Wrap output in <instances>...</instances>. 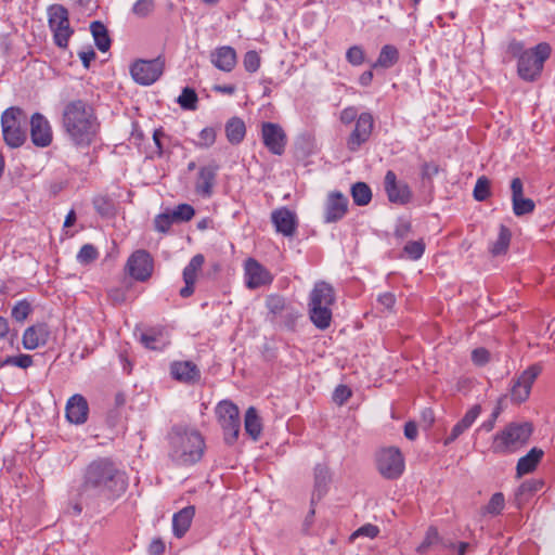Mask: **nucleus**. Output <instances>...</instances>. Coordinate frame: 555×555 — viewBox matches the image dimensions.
<instances>
[{
    "mask_svg": "<svg viewBox=\"0 0 555 555\" xmlns=\"http://www.w3.org/2000/svg\"><path fill=\"white\" fill-rule=\"evenodd\" d=\"M335 302L333 287L324 282H317L309 296V315L319 330H326L332 321V306Z\"/></svg>",
    "mask_w": 555,
    "mask_h": 555,
    "instance_id": "5",
    "label": "nucleus"
},
{
    "mask_svg": "<svg viewBox=\"0 0 555 555\" xmlns=\"http://www.w3.org/2000/svg\"><path fill=\"white\" fill-rule=\"evenodd\" d=\"M330 480L331 476L327 467L322 465L317 466L314 469V488L311 499L312 503H314L315 500H321L323 498L327 491Z\"/></svg>",
    "mask_w": 555,
    "mask_h": 555,
    "instance_id": "30",
    "label": "nucleus"
},
{
    "mask_svg": "<svg viewBox=\"0 0 555 555\" xmlns=\"http://www.w3.org/2000/svg\"><path fill=\"white\" fill-rule=\"evenodd\" d=\"M33 357L29 354L21 353L17 356L7 357L2 360V366L12 365L21 369H28L33 365Z\"/></svg>",
    "mask_w": 555,
    "mask_h": 555,
    "instance_id": "43",
    "label": "nucleus"
},
{
    "mask_svg": "<svg viewBox=\"0 0 555 555\" xmlns=\"http://www.w3.org/2000/svg\"><path fill=\"white\" fill-rule=\"evenodd\" d=\"M216 414L224 431L225 442L229 444L234 443L238 438L241 429L238 408L231 401L224 400L218 403Z\"/></svg>",
    "mask_w": 555,
    "mask_h": 555,
    "instance_id": "9",
    "label": "nucleus"
},
{
    "mask_svg": "<svg viewBox=\"0 0 555 555\" xmlns=\"http://www.w3.org/2000/svg\"><path fill=\"white\" fill-rule=\"evenodd\" d=\"M540 373L541 367L539 365H531L513 380L511 387V398L513 402L521 403L529 398L532 385Z\"/></svg>",
    "mask_w": 555,
    "mask_h": 555,
    "instance_id": "12",
    "label": "nucleus"
},
{
    "mask_svg": "<svg viewBox=\"0 0 555 555\" xmlns=\"http://www.w3.org/2000/svg\"><path fill=\"white\" fill-rule=\"evenodd\" d=\"M164 552L165 543L160 539H154L149 546V553L151 555H162Z\"/></svg>",
    "mask_w": 555,
    "mask_h": 555,
    "instance_id": "57",
    "label": "nucleus"
},
{
    "mask_svg": "<svg viewBox=\"0 0 555 555\" xmlns=\"http://www.w3.org/2000/svg\"><path fill=\"white\" fill-rule=\"evenodd\" d=\"M141 341L146 348L152 350H162L169 344L168 336L162 332L145 333L141 336Z\"/></svg>",
    "mask_w": 555,
    "mask_h": 555,
    "instance_id": "36",
    "label": "nucleus"
},
{
    "mask_svg": "<svg viewBox=\"0 0 555 555\" xmlns=\"http://www.w3.org/2000/svg\"><path fill=\"white\" fill-rule=\"evenodd\" d=\"M542 456L543 451L541 449L532 448L525 456L518 460L517 474L522 476L534 470Z\"/></svg>",
    "mask_w": 555,
    "mask_h": 555,
    "instance_id": "31",
    "label": "nucleus"
},
{
    "mask_svg": "<svg viewBox=\"0 0 555 555\" xmlns=\"http://www.w3.org/2000/svg\"><path fill=\"white\" fill-rule=\"evenodd\" d=\"M225 134L227 139L232 144L242 142L246 134L244 121L237 117L231 118L225 125Z\"/></svg>",
    "mask_w": 555,
    "mask_h": 555,
    "instance_id": "33",
    "label": "nucleus"
},
{
    "mask_svg": "<svg viewBox=\"0 0 555 555\" xmlns=\"http://www.w3.org/2000/svg\"><path fill=\"white\" fill-rule=\"evenodd\" d=\"M155 9L154 0H138L132 7V13L140 17L149 16Z\"/></svg>",
    "mask_w": 555,
    "mask_h": 555,
    "instance_id": "46",
    "label": "nucleus"
},
{
    "mask_svg": "<svg viewBox=\"0 0 555 555\" xmlns=\"http://www.w3.org/2000/svg\"><path fill=\"white\" fill-rule=\"evenodd\" d=\"M214 90L219 93L233 94L235 92V87L232 85L216 86Z\"/></svg>",
    "mask_w": 555,
    "mask_h": 555,
    "instance_id": "62",
    "label": "nucleus"
},
{
    "mask_svg": "<svg viewBox=\"0 0 555 555\" xmlns=\"http://www.w3.org/2000/svg\"><path fill=\"white\" fill-rule=\"evenodd\" d=\"M89 414L87 400L79 393L72 396L66 403L65 416L67 421L75 425L86 423Z\"/></svg>",
    "mask_w": 555,
    "mask_h": 555,
    "instance_id": "23",
    "label": "nucleus"
},
{
    "mask_svg": "<svg viewBox=\"0 0 555 555\" xmlns=\"http://www.w3.org/2000/svg\"><path fill=\"white\" fill-rule=\"evenodd\" d=\"M216 141V130L212 127L204 128L198 134L196 146L207 149Z\"/></svg>",
    "mask_w": 555,
    "mask_h": 555,
    "instance_id": "51",
    "label": "nucleus"
},
{
    "mask_svg": "<svg viewBox=\"0 0 555 555\" xmlns=\"http://www.w3.org/2000/svg\"><path fill=\"white\" fill-rule=\"evenodd\" d=\"M30 312H31L30 304L26 299H23V300L17 301L14 305V307L12 308L11 315L15 321L23 322L28 318Z\"/></svg>",
    "mask_w": 555,
    "mask_h": 555,
    "instance_id": "44",
    "label": "nucleus"
},
{
    "mask_svg": "<svg viewBox=\"0 0 555 555\" xmlns=\"http://www.w3.org/2000/svg\"><path fill=\"white\" fill-rule=\"evenodd\" d=\"M348 210V198L340 192H331L324 207V220L327 223L344 218Z\"/></svg>",
    "mask_w": 555,
    "mask_h": 555,
    "instance_id": "20",
    "label": "nucleus"
},
{
    "mask_svg": "<svg viewBox=\"0 0 555 555\" xmlns=\"http://www.w3.org/2000/svg\"><path fill=\"white\" fill-rule=\"evenodd\" d=\"M505 505L504 495L500 492L494 493L487 506L485 507V512L491 515H498L500 514Z\"/></svg>",
    "mask_w": 555,
    "mask_h": 555,
    "instance_id": "49",
    "label": "nucleus"
},
{
    "mask_svg": "<svg viewBox=\"0 0 555 555\" xmlns=\"http://www.w3.org/2000/svg\"><path fill=\"white\" fill-rule=\"evenodd\" d=\"M406 256L412 260L420 259L425 250V244L422 240L408 242L403 248Z\"/></svg>",
    "mask_w": 555,
    "mask_h": 555,
    "instance_id": "47",
    "label": "nucleus"
},
{
    "mask_svg": "<svg viewBox=\"0 0 555 555\" xmlns=\"http://www.w3.org/2000/svg\"><path fill=\"white\" fill-rule=\"evenodd\" d=\"M490 196V180L481 176L477 179L475 188H474V197L475 199L482 202L486 201Z\"/></svg>",
    "mask_w": 555,
    "mask_h": 555,
    "instance_id": "41",
    "label": "nucleus"
},
{
    "mask_svg": "<svg viewBox=\"0 0 555 555\" xmlns=\"http://www.w3.org/2000/svg\"><path fill=\"white\" fill-rule=\"evenodd\" d=\"M271 221L278 233L286 237H292L298 227L297 215L286 207H281L272 211Z\"/></svg>",
    "mask_w": 555,
    "mask_h": 555,
    "instance_id": "19",
    "label": "nucleus"
},
{
    "mask_svg": "<svg viewBox=\"0 0 555 555\" xmlns=\"http://www.w3.org/2000/svg\"><path fill=\"white\" fill-rule=\"evenodd\" d=\"M351 195L354 204L359 206H365L372 199L371 189L364 182H357L353 184L351 188Z\"/></svg>",
    "mask_w": 555,
    "mask_h": 555,
    "instance_id": "37",
    "label": "nucleus"
},
{
    "mask_svg": "<svg viewBox=\"0 0 555 555\" xmlns=\"http://www.w3.org/2000/svg\"><path fill=\"white\" fill-rule=\"evenodd\" d=\"M217 167L204 166L198 171V177L195 183V191L203 197H209L212 193L215 184Z\"/></svg>",
    "mask_w": 555,
    "mask_h": 555,
    "instance_id": "26",
    "label": "nucleus"
},
{
    "mask_svg": "<svg viewBox=\"0 0 555 555\" xmlns=\"http://www.w3.org/2000/svg\"><path fill=\"white\" fill-rule=\"evenodd\" d=\"M399 59V52L395 46L386 44L382 48L378 59L373 67L389 68L393 66Z\"/></svg>",
    "mask_w": 555,
    "mask_h": 555,
    "instance_id": "35",
    "label": "nucleus"
},
{
    "mask_svg": "<svg viewBox=\"0 0 555 555\" xmlns=\"http://www.w3.org/2000/svg\"><path fill=\"white\" fill-rule=\"evenodd\" d=\"M513 212L517 217L533 212L535 204L531 198L524 197V184L519 178L511 181Z\"/></svg>",
    "mask_w": 555,
    "mask_h": 555,
    "instance_id": "21",
    "label": "nucleus"
},
{
    "mask_svg": "<svg viewBox=\"0 0 555 555\" xmlns=\"http://www.w3.org/2000/svg\"><path fill=\"white\" fill-rule=\"evenodd\" d=\"M350 397L351 390L345 385L336 387L333 393V400L339 405L344 404Z\"/></svg>",
    "mask_w": 555,
    "mask_h": 555,
    "instance_id": "54",
    "label": "nucleus"
},
{
    "mask_svg": "<svg viewBox=\"0 0 555 555\" xmlns=\"http://www.w3.org/2000/svg\"><path fill=\"white\" fill-rule=\"evenodd\" d=\"M25 113L20 107H10L2 113V137L11 147L21 146L26 140Z\"/></svg>",
    "mask_w": 555,
    "mask_h": 555,
    "instance_id": "7",
    "label": "nucleus"
},
{
    "mask_svg": "<svg viewBox=\"0 0 555 555\" xmlns=\"http://www.w3.org/2000/svg\"><path fill=\"white\" fill-rule=\"evenodd\" d=\"M210 62L219 70L230 73L237 64L236 51L230 46L218 47L211 51Z\"/></svg>",
    "mask_w": 555,
    "mask_h": 555,
    "instance_id": "25",
    "label": "nucleus"
},
{
    "mask_svg": "<svg viewBox=\"0 0 555 555\" xmlns=\"http://www.w3.org/2000/svg\"><path fill=\"white\" fill-rule=\"evenodd\" d=\"M195 515L194 506H186L172 517V531L175 537L182 538L189 530Z\"/></svg>",
    "mask_w": 555,
    "mask_h": 555,
    "instance_id": "28",
    "label": "nucleus"
},
{
    "mask_svg": "<svg viewBox=\"0 0 555 555\" xmlns=\"http://www.w3.org/2000/svg\"><path fill=\"white\" fill-rule=\"evenodd\" d=\"M90 29L98 49L102 52L108 51L111 47V39L106 27L101 22H92Z\"/></svg>",
    "mask_w": 555,
    "mask_h": 555,
    "instance_id": "34",
    "label": "nucleus"
},
{
    "mask_svg": "<svg viewBox=\"0 0 555 555\" xmlns=\"http://www.w3.org/2000/svg\"><path fill=\"white\" fill-rule=\"evenodd\" d=\"M79 57L86 68L90 66V63L95 59V53L92 50L82 51L79 53Z\"/></svg>",
    "mask_w": 555,
    "mask_h": 555,
    "instance_id": "61",
    "label": "nucleus"
},
{
    "mask_svg": "<svg viewBox=\"0 0 555 555\" xmlns=\"http://www.w3.org/2000/svg\"><path fill=\"white\" fill-rule=\"evenodd\" d=\"M164 62L160 59L137 60L130 66L132 79L141 86H150L162 76Z\"/></svg>",
    "mask_w": 555,
    "mask_h": 555,
    "instance_id": "11",
    "label": "nucleus"
},
{
    "mask_svg": "<svg viewBox=\"0 0 555 555\" xmlns=\"http://www.w3.org/2000/svg\"><path fill=\"white\" fill-rule=\"evenodd\" d=\"M244 427L253 440L256 441L261 436L262 423L254 406H249L245 413Z\"/></svg>",
    "mask_w": 555,
    "mask_h": 555,
    "instance_id": "32",
    "label": "nucleus"
},
{
    "mask_svg": "<svg viewBox=\"0 0 555 555\" xmlns=\"http://www.w3.org/2000/svg\"><path fill=\"white\" fill-rule=\"evenodd\" d=\"M126 269L137 281H146L153 273V259L147 251L137 250L128 258Z\"/></svg>",
    "mask_w": 555,
    "mask_h": 555,
    "instance_id": "14",
    "label": "nucleus"
},
{
    "mask_svg": "<svg viewBox=\"0 0 555 555\" xmlns=\"http://www.w3.org/2000/svg\"><path fill=\"white\" fill-rule=\"evenodd\" d=\"M500 412H501V409L498 406V408L492 412L490 420H488V421L483 422V423L480 425L479 429H480V430H485V431H487V433L491 431V430L493 429V427H494V424H495V422H496V418H498V416H499Z\"/></svg>",
    "mask_w": 555,
    "mask_h": 555,
    "instance_id": "56",
    "label": "nucleus"
},
{
    "mask_svg": "<svg viewBox=\"0 0 555 555\" xmlns=\"http://www.w3.org/2000/svg\"><path fill=\"white\" fill-rule=\"evenodd\" d=\"M127 489L125 473L108 457L90 462L83 474V492L93 491L107 498L118 496Z\"/></svg>",
    "mask_w": 555,
    "mask_h": 555,
    "instance_id": "2",
    "label": "nucleus"
},
{
    "mask_svg": "<svg viewBox=\"0 0 555 555\" xmlns=\"http://www.w3.org/2000/svg\"><path fill=\"white\" fill-rule=\"evenodd\" d=\"M531 433L529 423H512L493 437L492 449L496 453L515 452L528 442Z\"/></svg>",
    "mask_w": 555,
    "mask_h": 555,
    "instance_id": "6",
    "label": "nucleus"
},
{
    "mask_svg": "<svg viewBox=\"0 0 555 555\" xmlns=\"http://www.w3.org/2000/svg\"><path fill=\"white\" fill-rule=\"evenodd\" d=\"M30 138L38 147H47L53 139L49 120L40 113H35L30 118Z\"/></svg>",
    "mask_w": 555,
    "mask_h": 555,
    "instance_id": "18",
    "label": "nucleus"
},
{
    "mask_svg": "<svg viewBox=\"0 0 555 555\" xmlns=\"http://www.w3.org/2000/svg\"><path fill=\"white\" fill-rule=\"evenodd\" d=\"M197 94L194 89L185 87L178 96L177 102L183 109L194 111L197 107Z\"/></svg>",
    "mask_w": 555,
    "mask_h": 555,
    "instance_id": "39",
    "label": "nucleus"
},
{
    "mask_svg": "<svg viewBox=\"0 0 555 555\" xmlns=\"http://www.w3.org/2000/svg\"><path fill=\"white\" fill-rule=\"evenodd\" d=\"M244 274L246 286L250 289L269 285L273 280L271 273L254 258L245 261Z\"/></svg>",
    "mask_w": 555,
    "mask_h": 555,
    "instance_id": "17",
    "label": "nucleus"
},
{
    "mask_svg": "<svg viewBox=\"0 0 555 555\" xmlns=\"http://www.w3.org/2000/svg\"><path fill=\"white\" fill-rule=\"evenodd\" d=\"M173 222L175 220L171 218V212L159 214L154 220L155 229L163 233L167 232Z\"/></svg>",
    "mask_w": 555,
    "mask_h": 555,
    "instance_id": "53",
    "label": "nucleus"
},
{
    "mask_svg": "<svg viewBox=\"0 0 555 555\" xmlns=\"http://www.w3.org/2000/svg\"><path fill=\"white\" fill-rule=\"evenodd\" d=\"M472 359L475 364L483 365L489 361V352L485 348H477L472 352Z\"/></svg>",
    "mask_w": 555,
    "mask_h": 555,
    "instance_id": "55",
    "label": "nucleus"
},
{
    "mask_svg": "<svg viewBox=\"0 0 555 555\" xmlns=\"http://www.w3.org/2000/svg\"><path fill=\"white\" fill-rule=\"evenodd\" d=\"M379 529L377 526L372 524H365L356 531L351 533L349 537L350 542H353L357 538L365 537L369 539H374L378 535Z\"/></svg>",
    "mask_w": 555,
    "mask_h": 555,
    "instance_id": "48",
    "label": "nucleus"
},
{
    "mask_svg": "<svg viewBox=\"0 0 555 555\" xmlns=\"http://www.w3.org/2000/svg\"><path fill=\"white\" fill-rule=\"evenodd\" d=\"M261 138L264 146L274 155H282L285 151L287 137L279 124L263 122L261 125Z\"/></svg>",
    "mask_w": 555,
    "mask_h": 555,
    "instance_id": "13",
    "label": "nucleus"
},
{
    "mask_svg": "<svg viewBox=\"0 0 555 555\" xmlns=\"http://www.w3.org/2000/svg\"><path fill=\"white\" fill-rule=\"evenodd\" d=\"M169 439L170 456L177 464L193 465L203 457L206 444L197 429L175 427Z\"/></svg>",
    "mask_w": 555,
    "mask_h": 555,
    "instance_id": "3",
    "label": "nucleus"
},
{
    "mask_svg": "<svg viewBox=\"0 0 555 555\" xmlns=\"http://www.w3.org/2000/svg\"><path fill=\"white\" fill-rule=\"evenodd\" d=\"M62 125L70 143L80 149L88 147L95 140L100 128L92 106L82 100H74L65 105Z\"/></svg>",
    "mask_w": 555,
    "mask_h": 555,
    "instance_id": "1",
    "label": "nucleus"
},
{
    "mask_svg": "<svg viewBox=\"0 0 555 555\" xmlns=\"http://www.w3.org/2000/svg\"><path fill=\"white\" fill-rule=\"evenodd\" d=\"M357 118V109L354 107H347L340 113V120L344 124H350Z\"/></svg>",
    "mask_w": 555,
    "mask_h": 555,
    "instance_id": "58",
    "label": "nucleus"
},
{
    "mask_svg": "<svg viewBox=\"0 0 555 555\" xmlns=\"http://www.w3.org/2000/svg\"><path fill=\"white\" fill-rule=\"evenodd\" d=\"M417 434H418V430H417V426H416L415 423L409 422V423L405 424V426H404V436L408 439L414 440L417 437Z\"/></svg>",
    "mask_w": 555,
    "mask_h": 555,
    "instance_id": "60",
    "label": "nucleus"
},
{
    "mask_svg": "<svg viewBox=\"0 0 555 555\" xmlns=\"http://www.w3.org/2000/svg\"><path fill=\"white\" fill-rule=\"evenodd\" d=\"M49 27L53 33L54 42L60 48H66L73 35L69 25L68 11L61 4L50 5L48 9Z\"/></svg>",
    "mask_w": 555,
    "mask_h": 555,
    "instance_id": "8",
    "label": "nucleus"
},
{
    "mask_svg": "<svg viewBox=\"0 0 555 555\" xmlns=\"http://www.w3.org/2000/svg\"><path fill=\"white\" fill-rule=\"evenodd\" d=\"M481 413L480 405L476 404L472 406L463 416V418L457 422L452 430L449 437L446 438L444 444H450L453 442L460 435H462L465 430H467L474 422L477 420V417Z\"/></svg>",
    "mask_w": 555,
    "mask_h": 555,
    "instance_id": "27",
    "label": "nucleus"
},
{
    "mask_svg": "<svg viewBox=\"0 0 555 555\" xmlns=\"http://www.w3.org/2000/svg\"><path fill=\"white\" fill-rule=\"evenodd\" d=\"M50 337V328L46 323H36L28 326L23 334V347L26 350H35L44 346Z\"/></svg>",
    "mask_w": 555,
    "mask_h": 555,
    "instance_id": "22",
    "label": "nucleus"
},
{
    "mask_svg": "<svg viewBox=\"0 0 555 555\" xmlns=\"http://www.w3.org/2000/svg\"><path fill=\"white\" fill-rule=\"evenodd\" d=\"M346 59L351 65L359 66L364 62V51L361 47L353 46L348 49Z\"/></svg>",
    "mask_w": 555,
    "mask_h": 555,
    "instance_id": "52",
    "label": "nucleus"
},
{
    "mask_svg": "<svg viewBox=\"0 0 555 555\" xmlns=\"http://www.w3.org/2000/svg\"><path fill=\"white\" fill-rule=\"evenodd\" d=\"M511 242V231L505 227H500V232L496 241L491 245L490 251L492 255H501L504 254Z\"/></svg>",
    "mask_w": 555,
    "mask_h": 555,
    "instance_id": "38",
    "label": "nucleus"
},
{
    "mask_svg": "<svg viewBox=\"0 0 555 555\" xmlns=\"http://www.w3.org/2000/svg\"><path fill=\"white\" fill-rule=\"evenodd\" d=\"M374 119L370 113H362L356 120V127L347 139V147L356 152L365 143L373 131Z\"/></svg>",
    "mask_w": 555,
    "mask_h": 555,
    "instance_id": "15",
    "label": "nucleus"
},
{
    "mask_svg": "<svg viewBox=\"0 0 555 555\" xmlns=\"http://www.w3.org/2000/svg\"><path fill=\"white\" fill-rule=\"evenodd\" d=\"M204 261V256L197 254L194 257H192L190 262L183 269L182 275L185 285L180 289L181 297L188 298L194 293V284L197 280L198 273L202 271Z\"/></svg>",
    "mask_w": 555,
    "mask_h": 555,
    "instance_id": "24",
    "label": "nucleus"
},
{
    "mask_svg": "<svg viewBox=\"0 0 555 555\" xmlns=\"http://www.w3.org/2000/svg\"><path fill=\"white\" fill-rule=\"evenodd\" d=\"M384 188L388 199L393 204L404 205L412 198V192L408 183L399 181L391 170H388L385 175Z\"/></svg>",
    "mask_w": 555,
    "mask_h": 555,
    "instance_id": "16",
    "label": "nucleus"
},
{
    "mask_svg": "<svg viewBox=\"0 0 555 555\" xmlns=\"http://www.w3.org/2000/svg\"><path fill=\"white\" fill-rule=\"evenodd\" d=\"M170 370L172 376L180 382H193L199 376L196 365L190 361L175 362Z\"/></svg>",
    "mask_w": 555,
    "mask_h": 555,
    "instance_id": "29",
    "label": "nucleus"
},
{
    "mask_svg": "<svg viewBox=\"0 0 555 555\" xmlns=\"http://www.w3.org/2000/svg\"><path fill=\"white\" fill-rule=\"evenodd\" d=\"M98 256H99V253H98L96 248L93 245L86 244L80 248V250L77 255V260L81 264H88V263L94 261L98 258Z\"/></svg>",
    "mask_w": 555,
    "mask_h": 555,
    "instance_id": "50",
    "label": "nucleus"
},
{
    "mask_svg": "<svg viewBox=\"0 0 555 555\" xmlns=\"http://www.w3.org/2000/svg\"><path fill=\"white\" fill-rule=\"evenodd\" d=\"M76 221V214L74 210H70L64 221V227L68 228L72 227Z\"/></svg>",
    "mask_w": 555,
    "mask_h": 555,
    "instance_id": "64",
    "label": "nucleus"
},
{
    "mask_svg": "<svg viewBox=\"0 0 555 555\" xmlns=\"http://www.w3.org/2000/svg\"><path fill=\"white\" fill-rule=\"evenodd\" d=\"M261 59L257 51L250 50L244 54L243 66L249 74L256 73L260 68Z\"/></svg>",
    "mask_w": 555,
    "mask_h": 555,
    "instance_id": "42",
    "label": "nucleus"
},
{
    "mask_svg": "<svg viewBox=\"0 0 555 555\" xmlns=\"http://www.w3.org/2000/svg\"><path fill=\"white\" fill-rule=\"evenodd\" d=\"M395 295L391 293H385L378 297V302L387 309H391L395 305Z\"/></svg>",
    "mask_w": 555,
    "mask_h": 555,
    "instance_id": "59",
    "label": "nucleus"
},
{
    "mask_svg": "<svg viewBox=\"0 0 555 555\" xmlns=\"http://www.w3.org/2000/svg\"><path fill=\"white\" fill-rule=\"evenodd\" d=\"M404 457L395 447L384 448L377 454L378 472L387 479H397L404 472Z\"/></svg>",
    "mask_w": 555,
    "mask_h": 555,
    "instance_id": "10",
    "label": "nucleus"
},
{
    "mask_svg": "<svg viewBox=\"0 0 555 555\" xmlns=\"http://www.w3.org/2000/svg\"><path fill=\"white\" fill-rule=\"evenodd\" d=\"M373 79V73L372 72H365L360 76V83L362 86H367Z\"/></svg>",
    "mask_w": 555,
    "mask_h": 555,
    "instance_id": "63",
    "label": "nucleus"
},
{
    "mask_svg": "<svg viewBox=\"0 0 555 555\" xmlns=\"http://www.w3.org/2000/svg\"><path fill=\"white\" fill-rule=\"evenodd\" d=\"M507 51L518 60V76L525 81H535L542 74L552 48L546 42H540L531 49H525L521 41L512 40L507 46Z\"/></svg>",
    "mask_w": 555,
    "mask_h": 555,
    "instance_id": "4",
    "label": "nucleus"
},
{
    "mask_svg": "<svg viewBox=\"0 0 555 555\" xmlns=\"http://www.w3.org/2000/svg\"><path fill=\"white\" fill-rule=\"evenodd\" d=\"M439 542V533L436 528L430 527L423 542L417 546L416 551L420 554H425L431 546L438 544Z\"/></svg>",
    "mask_w": 555,
    "mask_h": 555,
    "instance_id": "45",
    "label": "nucleus"
},
{
    "mask_svg": "<svg viewBox=\"0 0 555 555\" xmlns=\"http://www.w3.org/2000/svg\"><path fill=\"white\" fill-rule=\"evenodd\" d=\"M170 212L175 222L190 221L195 215L194 208L189 204H180Z\"/></svg>",
    "mask_w": 555,
    "mask_h": 555,
    "instance_id": "40",
    "label": "nucleus"
}]
</instances>
